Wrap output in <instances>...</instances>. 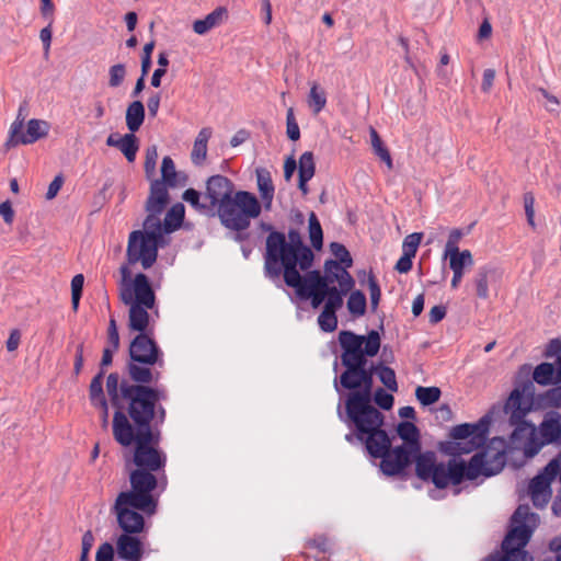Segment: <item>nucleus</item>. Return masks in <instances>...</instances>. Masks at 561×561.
I'll list each match as a JSON object with an SVG mask.
<instances>
[{
    "mask_svg": "<svg viewBox=\"0 0 561 561\" xmlns=\"http://www.w3.org/2000/svg\"><path fill=\"white\" fill-rule=\"evenodd\" d=\"M377 426L375 431L365 434L348 433L345 439L353 444L358 440L364 444L366 451L373 458H379V468L387 477L401 476L412 461L415 463V474L424 482H432L437 489H446L449 484L459 485L465 480L473 481L480 476L485 478L497 474L503 468L500 454L494 460L488 459L485 450L474 454L469 462L462 459H449L447 462H437L434 451H421V434L417 426L409 421H402L397 426L399 437L404 442L400 446L391 447L388 433Z\"/></svg>",
    "mask_w": 561,
    "mask_h": 561,
    "instance_id": "obj_1",
    "label": "nucleus"
},
{
    "mask_svg": "<svg viewBox=\"0 0 561 561\" xmlns=\"http://www.w3.org/2000/svg\"><path fill=\"white\" fill-rule=\"evenodd\" d=\"M375 365L367 367V360L353 365L334 379V389L337 393L343 390L350 392L345 399V415L337 405L339 417L351 430L350 433L365 434L383 425L385 415L375 408L373 402Z\"/></svg>",
    "mask_w": 561,
    "mask_h": 561,
    "instance_id": "obj_2",
    "label": "nucleus"
},
{
    "mask_svg": "<svg viewBox=\"0 0 561 561\" xmlns=\"http://www.w3.org/2000/svg\"><path fill=\"white\" fill-rule=\"evenodd\" d=\"M112 430L114 439L121 446H135L131 458L135 469L129 472L130 488L153 493L160 483L156 473L163 472L167 465V455L159 448L160 432L131 433L129 421L122 411H115Z\"/></svg>",
    "mask_w": 561,
    "mask_h": 561,
    "instance_id": "obj_3",
    "label": "nucleus"
},
{
    "mask_svg": "<svg viewBox=\"0 0 561 561\" xmlns=\"http://www.w3.org/2000/svg\"><path fill=\"white\" fill-rule=\"evenodd\" d=\"M204 195L209 201L214 216L217 214L221 225L229 230H247L251 219L257 218L262 210L253 193H234L232 181L221 174L208 178Z\"/></svg>",
    "mask_w": 561,
    "mask_h": 561,
    "instance_id": "obj_4",
    "label": "nucleus"
},
{
    "mask_svg": "<svg viewBox=\"0 0 561 561\" xmlns=\"http://www.w3.org/2000/svg\"><path fill=\"white\" fill-rule=\"evenodd\" d=\"M152 382H134L121 379L117 373H111L106 379V391L116 411H122L129 421L131 433L160 432L153 428L156 409L152 405L154 392Z\"/></svg>",
    "mask_w": 561,
    "mask_h": 561,
    "instance_id": "obj_5",
    "label": "nucleus"
},
{
    "mask_svg": "<svg viewBox=\"0 0 561 561\" xmlns=\"http://www.w3.org/2000/svg\"><path fill=\"white\" fill-rule=\"evenodd\" d=\"M288 239L283 232L272 231L265 243L264 275L280 287V276L284 270L287 274L296 276V267L307 272L312 266L314 254L304 244L298 230L290 229Z\"/></svg>",
    "mask_w": 561,
    "mask_h": 561,
    "instance_id": "obj_6",
    "label": "nucleus"
},
{
    "mask_svg": "<svg viewBox=\"0 0 561 561\" xmlns=\"http://www.w3.org/2000/svg\"><path fill=\"white\" fill-rule=\"evenodd\" d=\"M514 527L504 537L502 554H489L483 561H534L533 556L525 550L539 522L536 513L528 505H519L511 518Z\"/></svg>",
    "mask_w": 561,
    "mask_h": 561,
    "instance_id": "obj_7",
    "label": "nucleus"
},
{
    "mask_svg": "<svg viewBox=\"0 0 561 561\" xmlns=\"http://www.w3.org/2000/svg\"><path fill=\"white\" fill-rule=\"evenodd\" d=\"M129 359L125 373L134 382H158L161 373L156 368L164 366L163 352L148 334H137L129 344Z\"/></svg>",
    "mask_w": 561,
    "mask_h": 561,
    "instance_id": "obj_8",
    "label": "nucleus"
},
{
    "mask_svg": "<svg viewBox=\"0 0 561 561\" xmlns=\"http://www.w3.org/2000/svg\"><path fill=\"white\" fill-rule=\"evenodd\" d=\"M158 496L131 489L121 492L113 506L117 524L123 534H140L145 528L144 514L151 516L158 508Z\"/></svg>",
    "mask_w": 561,
    "mask_h": 561,
    "instance_id": "obj_9",
    "label": "nucleus"
},
{
    "mask_svg": "<svg viewBox=\"0 0 561 561\" xmlns=\"http://www.w3.org/2000/svg\"><path fill=\"white\" fill-rule=\"evenodd\" d=\"M159 214L148 213L142 230L129 233L126 256L129 264L141 263L145 270L150 268L157 261L159 248L164 245L165 233Z\"/></svg>",
    "mask_w": 561,
    "mask_h": 561,
    "instance_id": "obj_10",
    "label": "nucleus"
},
{
    "mask_svg": "<svg viewBox=\"0 0 561 561\" xmlns=\"http://www.w3.org/2000/svg\"><path fill=\"white\" fill-rule=\"evenodd\" d=\"M530 371L531 366L528 364L519 367L518 377H524L525 380L516 385L504 407L505 412L510 413L511 425L515 426L511 434L513 442L522 439L531 427V424L525 420L531 410V402L535 396V386L529 379Z\"/></svg>",
    "mask_w": 561,
    "mask_h": 561,
    "instance_id": "obj_11",
    "label": "nucleus"
},
{
    "mask_svg": "<svg viewBox=\"0 0 561 561\" xmlns=\"http://www.w3.org/2000/svg\"><path fill=\"white\" fill-rule=\"evenodd\" d=\"M491 425V416L483 415L476 423H462L451 427L449 432L450 440L440 442L438 449L451 459L456 457L470 454L473 450L482 447L488 440V435Z\"/></svg>",
    "mask_w": 561,
    "mask_h": 561,
    "instance_id": "obj_12",
    "label": "nucleus"
},
{
    "mask_svg": "<svg viewBox=\"0 0 561 561\" xmlns=\"http://www.w3.org/2000/svg\"><path fill=\"white\" fill-rule=\"evenodd\" d=\"M339 343L343 350L341 363L345 368L367 360V357L377 355L380 348V335L371 330L366 336L352 331H341Z\"/></svg>",
    "mask_w": 561,
    "mask_h": 561,
    "instance_id": "obj_13",
    "label": "nucleus"
},
{
    "mask_svg": "<svg viewBox=\"0 0 561 561\" xmlns=\"http://www.w3.org/2000/svg\"><path fill=\"white\" fill-rule=\"evenodd\" d=\"M49 127V123L46 121L32 118L27 122L25 131H23L24 127H22L21 121L13 122L4 146L10 149L20 145L34 144L48 135Z\"/></svg>",
    "mask_w": 561,
    "mask_h": 561,
    "instance_id": "obj_14",
    "label": "nucleus"
},
{
    "mask_svg": "<svg viewBox=\"0 0 561 561\" xmlns=\"http://www.w3.org/2000/svg\"><path fill=\"white\" fill-rule=\"evenodd\" d=\"M299 267H296V276H290V274H287V270H284L282 275L284 276V282L288 287L294 288L295 290H298V288L304 287L305 289H329L332 286L328 285V277H325V274L321 273L318 270L309 271L307 270V274L302 276L298 270Z\"/></svg>",
    "mask_w": 561,
    "mask_h": 561,
    "instance_id": "obj_15",
    "label": "nucleus"
},
{
    "mask_svg": "<svg viewBox=\"0 0 561 561\" xmlns=\"http://www.w3.org/2000/svg\"><path fill=\"white\" fill-rule=\"evenodd\" d=\"M348 267L340 264L337 261L329 259L324 262L323 272L325 277H328V285L332 286L333 283H337V293L341 297L344 298L353 287L355 286V280L353 276L347 271Z\"/></svg>",
    "mask_w": 561,
    "mask_h": 561,
    "instance_id": "obj_16",
    "label": "nucleus"
},
{
    "mask_svg": "<svg viewBox=\"0 0 561 561\" xmlns=\"http://www.w3.org/2000/svg\"><path fill=\"white\" fill-rule=\"evenodd\" d=\"M138 534H122L116 540V553L123 561H141L144 559V542Z\"/></svg>",
    "mask_w": 561,
    "mask_h": 561,
    "instance_id": "obj_17",
    "label": "nucleus"
},
{
    "mask_svg": "<svg viewBox=\"0 0 561 561\" xmlns=\"http://www.w3.org/2000/svg\"><path fill=\"white\" fill-rule=\"evenodd\" d=\"M534 382L539 386L561 383V355L557 356L556 366L552 363L543 362L537 365L533 371Z\"/></svg>",
    "mask_w": 561,
    "mask_h": 561,
    "instance_id": "obj_18",
    "label": "nucleus"
},
{
    "mask_svg": "<svg viewBox=\"0 0 561 561\" xmlns=\"http://www.w3.org/2000/svg\"><path fill=\"white\" fill-rule=\"evenodd\" d=\"M343 302V298L335 295V291H333L330 299H327L323 310L318 317V323L322 331L333 332L337 328L336 312L342 308Z\"/></svg>",
    "mask_w": 561,
    "mask_h": 561,
    "instance_id": "obj_19",
    "label": "nucleus"
},
{
    "mask_svg": "<svg viewBox=\"0 0 561 561\" xmlns=\"http://www.w3.org/2000/svg\"><path fill=\"white\" fill-rule=\"evenodd\" d=\"M106 145L108 147L117 148L125 156L128 162L135 161L136 154L139 150L138 138L131 131L124 136L111 134L106 138Z\"/></svg>",
    "mask_w": 561,
    "mask_h": 561,
    "instance_id": "obj_20",
    "label": "nucleus"
},
{
    "mask_svg": "<svg viewBox=\"0 0 561 561\" xmlns=\"http://www.w3.org/2000/svg\"><path fill=\"white\" fill-rule=\"evenodd\" d=\"M559 459H551L543 471L534 477L529 483V492L533 493H552L550 484L559 473Z\"/></svg>",
    "mask_w": 561,
    "mask_h": 561,
    "instance_id": "obj_21",
    "label": "nucleus"
},
{
    "mask_svg": "<svg viewBox=\"0 0 561 561\" xmlns=\"http://www.w3.org/2000/svg\"><path fill=\"white\" fill-rule=\"evenodd\" d=\"M540 438L545 443L554 444L561 440V414L557 411H549L545 414L539 424Z\"/></svg>",
    "mask_w": 561,
    "mask_h": 561,
    "instance_id": "obj_22",
    "label": "nucleus"
},
{
    "mask_svg": "<svg viewBox=\"0 0 561 561\" xmlns=\"http://www.w3.org/2000/svg\"><path fill=\"white\" fill-rule=\"evenodd\" d=\"M134 295L135 302L131 305H138L147 308H153L156 304V295L149 283L148 277L138 273L134 279Z\"/></svg>",
    "mask_w": 561,
    "mask_h": 561,
    "instance_id": "obj_23",
    "label": "nucleus"
},
{
    "mask_svg": "<svg viewBox=\"0 0 561 561\" xmlns=\"http://www.w3.org/2000/svg\"><path fill=\"white\" fill-rule=\"evenodd\" d=\"M255 175L262 205L266 211H271L275 194L271 172L265 168H259L255 170Z\"/></svg>",
    "mask_w": 561,
    "mask_h": 561,
    "instance_id": "obj_24",
    "label": "nucleus"
},
{
    "mask_svg": "<svg viewBox=\"0 0 561 561\" xmlns=\"http://www.w3.org/2000/svg\"><path fill=\"white\" fill-rule=\"evenodd\" d=\"M449 267L454 273L451 278V287L457 288L463 277L465 268L473 265V257L469 250H463L462 254L450 255Z\"/></svg>",
    "mask_w": 561,
    "mask_h": 561,
    "instance_id": "obj_25",
    "label": "nucleus"
},
{
    "mask_svg": "<svg viewBox=\"0 0 561 561\" xmlns=\"http://www.w3.org/2000/svg\"><path fill=\"white\" fill-rule=\"evenodd\" d=\"M213 135L210 127H203L194 141L193 149L191 152V159L193 164L202 165L207 157V144Z\"/></svg>",
    "mask_w": 561,
    "mask_h": 561,
    "instance_id": "obj_26",
    "label": "nucleus"
},
{
    "mask_svg": "<svg viewBox=\"0 0 561 561\" xmlns=\"http://www.w3.org/2000/svg\"><path fill=\"white\" fill-rule=\"evenodd\" d=\"M227 15V9L218 7L204 19L196 20L193 23V31L198 35H205L211 28L221 24L224 16Z\"/></svg>",
    "mask_w": 561,
    "mask_h": 561,
    "instance_id": "obj_27",
    "label": "nucleus"
},
{
    "mask_svg": "<svg viewBox=\"0 0 561 561\" xmlns=\"http://www.w3.org/2000/svg\"><path fill=\"white\" fill-rule=\"evenodd\" d=\"M296 295L301 300H311V306L313 309L319 308L323 302L325 304L327 299L331 298V295L333 291H335V295H337L340 298L341 295L337 293V287L332 286L329 289H305L304 287L298 288V290H295Z\"/></svg>",
    "mask_w": 561,
    "mask_h": 561,
    "instance_id": "obj_28",
    "label": "nucleus"
},
{
    "mask_svg": "<svg viewBox=\"0 0 561 561\" xmlns=\"http://www.w3.org/2000/svg\"><path fill=\"white\" fill-rule=\"evenodd\" d=\"M147 307L131 305L128 314V327L133 331L139 332L138 334L146 333L149 324V313Z\"/></svg>",
    "mask_w": 561,
    "mask_h": 561,
    "instance_id": "obj_29",
    "label": "nucleus"
},
{
    "mask_svg": "<svg viewBox=\"0 0 561 561\" xmlns=\"http://www.w3.org/2000/svg\"><path fill=\"white\" fill-rule=\"evenodd\" d=\"M145 121V106L142 102L136 100L131 102L126 110V125L129 131L136 133Z\"/></svg>",
    "mask_w": 561,
    "mask_h": 561,
    "instance_id": "obj_30",
    "label": "nucleus"
},
{
    "mask_svg": "<svg viewBox=\"0 0 561 561\" xmlns=\"http://www.w3.org/2000/svg\"><path fill=\"white\" fill-rule=\"evenodd\" d=\"M184 219V205L181 203L174 204L165 214L163 220V230L165 233L175 231L182 225Z\"/></svg>",
    "mask_w": 561,
    "mask_h": 561,
    "instance_id": "obj_31",
    "label": "nucleus"
},
{
    "mask_svg": "<svg viewBox=\"0 0 561 561\" xmlns=\"http://www.w3.org/2000/svg\"><path fill=\"white\" fill-rule=\"evenodd\" d=\"M201 192L196 191L195 188H187L184 191L182 198L184 202L190 204V206L195 209L197 213L206 215V216H214L213 210L208 203H202L201 202Z\"/></svg>",
    "mask_w": 561,
    "mask_h": 561,
    "instance_id": "obj_32",
    "label": "nucleus"
},
{
    "mask_svg": "<svg viewBox=\"0 0 561 561\" xmlns=\"http://www.w3.org/2000/svg\"><path fill=\"white\" fill-rule=\"evenodd\" d=\"M493 273V268L490 265H484L478 268L474 276V285L477 296L481 299L489 298V277Z\"/></svg>",
    "mask_w": 561,
    "mask_h": 561,
    "instance_id": "obj_33",
    "label": "nucleus"
},
{
    "mask_svg": "<svg viewBox=\"0 0 561 561\" xmlns=\"http://www.w3.org/2000/svg\"><path fill=\"white\" fill-rule=\"evenodd\" d=\"M179 173L175 170V164L171 157L165 156L162 159L161 164V180L169 187H176L179 185L178 182Z\"/></svg>",
    "mask_w": 561,
    "mask_h": 561,
    "instance_id": "obj_34",
    "label": "nucleus"
},
{
    "mask_svg": "<svg viewBox=\"0 0 561 561\" xmlns=\"http://www.w3.org/2000/svg\"><path fill=\"white\" fill-rule=\"evenodd\" d=\"M308 221H309L308 229H309L310 242L316 250H320L323 245V231H322L321 224H320L317 215L313 211H311L309 214Z\"/></svg>",
    "mask_w": 561,
    "mask_h": 561,
    "instance_id": "obj_35",
    "label": "nucleus"
},
{
    "mask_svg": "<svg viewBox=\"0 0 561 561\" xmlns=\"http://www.w3.org/2000/svg\"><path fill=\"white\" fill-rule=\"evenodd\" d=\"M375 369H376V375L378 376L380 381L383 383V386L388 390L393 391V392L398 391V382L396 379V373L391 367L386 366L380 363L378 365H375Z\"/></svg>",
    "mask_w": 561,
    "mask_h": 561,
    "instance_id": "obj_36",
    "label": "nucleus"
},
{
    "mask_svg": "<svg viewBox=\"0 0 561 561\" xmlns=\"http://www.w3.org/2000/svg\"><path fill=\"white\" fill-rule=\"evenodd\" d=\"M347 309L355 317L364 316L366 312V296L360 290L351 293L347 299Z\"/></svg>",
    "mask_w": 561,
    "mask_h": 561,
    "instance_id": "obj_37",
    "label": "nucleus"
},
{
    "mask_svg": "<svg viewBox=\"0 0 561 561\" xmlns=\"http://www.w3.org/2000/svg\"><path fill=\"white\" fill-rule=\"evenodd\" d=\"M105 370L100 369V371L92 378L90 387H89V397L91 404L99 403L102 400H106L103 391V378Z\"/></svg>",
    "mask_w": 561,
    "mask_h": 561,
    "instance_id": "obj_38",
    "label": "nucleus"
},
{
    "mask_svg": "<svg viewBox=\"0 0 561 561\" xmlns=\"http://www.w3.org/2000/svg\"><path fill=\"white\" fill-rule=\"evenodd\" d=\"M416 399L422 405H431L437 402L442 396L438 387H422L419 386L415 390Z\"/></svg>",
    "mask_w": 561,
    "mask_h": 561,
    "instance_id": "obj_39",
    "label": "nucleus"
},
{
    "mask_svg": "<svg viewBox=\"0 0 561 561\" xmlns=\"http://www.w3.org/2000/svg\"><path fill=\"white\" fill-rule=\"evenodd\" d=\"M553 386L539 396L540 403L545 408L558 409L561 407V383Z\"/></svg>",
    "mask_w": 561,
    "mask_h": 561,
    "instance_id": "obj_40",
    "label": "nucleus"
},
{
    "mask_svg": "<svg viewBox=\"0 0 561 561\" xmlns=\"http://www.w3.org/2000/svg\"><path fill=\"white\" fill-rule=\"evenodd\" d=\"M316 172V163L311 151L304 152L298 162V176L312 179Z\"/></svg>",
    "mask_w": 561,
    "mask_h": 561,
    "instance_id": "obj_41",
    "label": "nucleus"
},
{
    "mask_svg": "<svg viewBox=\"0 0 561 561\" xmlns=\"http://www.w3.org/2000/svg\"><path fill=\"white\" fill-rule=\"evenodd\" d=\"M370 137H371V145L374 148L375 153L387 163L388 168H392V159L390 156L389 150L383 146L378 133L371 128L370 130Z\"/></svg>",
    "mask_w": 561,
    "mask_h": 561,
    "instance_id": "obj_42",
    "label": "nucleus"
},
{
    "mask_svg": "<svg viewBox=\"0 0 561 561\" xmlns=\"http://www.w3.org/2000/svg\"><path fill=\"white\" fill-rule=\"evenodd\" d=\"M327 104V98L323 90H320L317 84H313L309 93V105L312 107L314 114L320 113Z\"/></svg>",
    "mask_w": 561,
    "mask_h": 561,
    "instance_id": "obj_43",
    "label": "nucleus"
},
{
    "mask_svg": "<svg viewBox=\"0 0 561 561\" xmlns=\"http://www.w3.org/2000/svg\"><path fill=\"white\" fill-rule=\"evenodd\" d=\"M330 251L336 257L335 261L342 265H345L346 267H352L353 259L344 244L339 242H331Z\"/></svg>",
    "mask_w": 561,
    "mask_h": 561,
    "instance_id": "obj_44",
    "label": "nucleus"
},
{
    "mask_svg": "<svg viewBox=\"0 0 561 561\" xmlns=\"http://www.w3.org/2000/svg\"><path fill=\"white\" fill-rule=\"evenodd\" d=\"M462 236L463 233L460 229H454L450 231L445 247V257L450 255L462 254V251H460L458 247V243L461 240Z\"/></svg>",
    "mask_w": 561,
    "mask_h": 561,
    "instance_id": "obj_45",
    "label": "nucleus"
},
{
    "mask_svg": "<svg viewBox=\"0 0 561 561\" xmlns=\"http://www.w3.org/2000/svg\"><path fill=\"white\" fill-rule=\"evenodd\" d=\"M84 284V277L82 274H77L71 279V306L73 311H77L79 308V302L82 296Z\"/></svg>",
    "mask_w": 561,
    "mask_h": 561,
    "instance_id": "obj_46",
    "label": "nucleus"
},
{
    "mask_svg": "<svg viewBox=\"0 0 561 561\" xmlns=\"http://www.w3.org/2000/svg\"><path fill=\"white\" fill-rule=\"evenodd\" d=\"M158 160V148L156 145L149 146L146 149L144 169L146 176L150 179L156 172V165Z\"/></svg>",
    "mask_w": 561,
    "mask_h": 561,
    "instance_id": "obj_47",
    "label": "nucleus"
},
{
    "mask_svg": "<svg viewBox=\"0 0 561 561\" xmlns=\"http://www.w3.org/2000/svg\"><path fill=\"white\" fill-rule=\"evenodd\" d=\"M423 233L422 232H413L408 234L402 243L403 254H409L411 256H415L417 248L422 241Z\"/></svg>",
    "mask_w": 561,
    "mask_h": 561,
    "instance_id": "obj_48",
    "label": "nucleus"
},
{
    "mask_svg": "<svg viewBox=\"0 0 561 561\" xmlns=\"http://www.w3.org/2000/svg\"><path fill=\"white\" fill-rule=\"evenodd\" d=\"M373 401L382 410H390L393 405L394 398L383 388H377L373 392Z\"/></svg>",
    "mask_w": 561,
    "mask_h": 561,
    "instance_id": "obj_49",
    "label": "nucleus"
},
{
    "mask_svg": "<svg viewBox=\"0 0 561 561\" xmlns=\"http://www.w3.org/2000/svg\"><path fill=\"white\" fill-rule=\"evenodd\" d=\"M367 285L370 294V305L373 311H375L378 308L380 297H381V289L380 286L373 273H369L367 278Z\"/></svg>",
    "mask_w": 561,
    "mask_h": 561,
    "instance_id": "obj_50",
    "label": "nucleus"
},
{
    "mask_svg": "<svg viewBox=\"0 0 561 561\" xmlns=\"http://www.w3.org/2000/svg\"><path fill=\"white\" fill-rule=\"evenodd\" d=\"M528 432L530 434V437L527 440L526 446H525V455L527 457H534L541 450V448L545 445H548V444L545 443V440L542 438L539 440L537 437H535V434H534L535 428L533 426L528 430Z\"/></svg>",
    "mask_w": 561,
    "mask_h": 561,
    "instance_id": "obj_51",
    "label": "nucleus"
},
{
    "mask_svg": "<svg viewBox=\"0 0 561 561\" xmlns=\"http://www.w3.org/2000/svg\"><path fill=\"white\" fill-rule=\"evenodd\" d=\"M286 134L287 137L293 141H296L300 138V129L291 107L288 108L286 114Z\"/></svg>",
    "mask_w": 561,
    "mask_h": 561,
    "instance_id": "obj_52",
    "label": "nucleus"
},
{
    "mask_svg": "<svg viewBox=\"0 0 561 561\" xmlns=\"http://www.w3.org/2000/svg\"><path fill=\"white\" fill-rule=\"evenodd\" d=\"M110 80L108 85L112 88L119 87L126 77V67L123 64H116L108 70Z\"/></svg>",
    "mask_w": 561,
    "mask_h": 561,
    "instance_id": "obj_53",
    "label": "nucleus"
},
{
    "mask_svg": "<svg viewBox=\"0 0 561 561\" xmlns=\"http://www.w3.org/2000/svg\"><path fill=\"white\" fill-rule=\"evenodd\" d=\"M108 348L118 350L119 347V334L115 318L111 317L107 328V346Z\"/></svg>",
    "mask_w": 561,
    "mask_h": 561,
    "instance_id": "obj_54",
    "label": "nucleus"
},
{
    "mask_svg": "<svg viewBox=\"0 0 561 561\" xmlns=\"http://www.w3.org/2000/svg\"><path fill=\"white\" fill-rule=\"evenodd\" d=\"M523 199H524V207H525L527 222L530 227L535 228L536 224H535V209H534V205H535L534 194L531 192H526L523 196Z\"/></svg>",
    "mask_w": 561,
    "mask_h": 561,
    "instance_id": "obj_55",
    "label": "nucleus"
},
{
    "mask_svg": "<svg viewBox=\"0 0 561 561\" xmlns=\"http://www.w3.org/2000/svg\"><path fill=\"white\" fill-rule=\"evenodd\" d=\"M168 184L160 180H153L150 184V194L148 197L161 198L169 201Z\"/></svg>",
    "mask_w": 561,
    "mask_h": 561,
    "instance_id": "obj_56",
    "label": "nucleus"
},
{
    "mask_svg": "<svg viewBox=\"0 0 561 561\" xmlns=\"http://www.w3.org/2000/svg\"><path fill=\"white\" fill-rule=\"evenodd\" d=\"M95 561H114V548L110 542H103L98 548Z\"/></svg>",
    "mask_w": 561,
    "mask_h": 561,
    "instance_id": "obj_57",
    "label": "nucleus"
},
{
    "mask_svg": "<svg viewBox=\"0 0 561 561\" xmlns=\"http://www.w3.org/2000/svg\"><path fill=\"white\" fill-rule=\"evenodd\" d=\"M168 203V199L148 197L146 202V210L151 214L161 215Z\"/></svg>",
    "mask_w": 561,
    "mask_h": 561,
    "instance_id": "obj_58",
    "label": "nucleus"
},
{
    "mask_svg": "<svg viewBox=\"0 0 561 561\" xmlns=\"http://www.w3.org/2000/svg\"><path fill=\"white\" fill-rule=\"evenodd\" d=\"M95 538L91 530H87L82 536L80 558L89 559V553L94 545Z\"/></svg>",
    "mask_w": 561,
    "mask_h": 561,
    "instance_id": "obj_59",
    "label": "nucleus"
},
{
    "mask_svg": "<svg viewBox=\"0 0 561 561\" xmlns=\"http://www.w3.org/2000/svg\"><path fill=\"white\" fill-rule=\"evenodd\" d=\"M306 546L308 548L317 549L319 552H327L328 538L324 535H319L314 538L308 539Z\"/></svg>",
    "mask_w": 561,
    "mask_h": 561,
    "instance_id": "obj_60",
    "label": "nucleus"
},
{
    "mask_svg": "<svg viewBox=\"0 0 561 561\" xmlns=\"http://www.w3.org/2000/svg\"><path fill=\"white\" fill-rule=\"evenodd\" d=\"M412 260L413 256L402 253L401 257L396 263L394 270L402 274L410 272L413 266Z\"/></svg>",
    "mask_w": 561,
    "mask_h": 561,
    "instance_id": "obj_61",
    "label": "nucleus"
},
{
    "mask_svg": "<svg viewBox=\"0 0 561 561\" xmlns=\"http://www.w3.org/2000/svg\"><path fill=\"white\" fill-rule=\"evenodd\" d=\"M51 24L53 22L49 21L48 25L41 30L39 32V38L44 45V54L45 56H48L49 49H50V43H51Z\"/></svg>",
    "mask_w": 561,
    "mask_h": 561,
    "instance_id": "obj_62",
    "label": "nucleus"
},
{
    "mask_svg": "<svg viewBox=\"0 0 561 561\" xmlns=\"http://www.w3.org/2000/svg\"><path fill=\"white\" fill-rule=\"evenodd\" d=\"M64 183V178L61 174H58L54 178V180L48 185V190L46 192V198L53 199L58 194Z\"/></svg>",
    "mask_w": 561,
    "mask_h": 561,
    "instance_id": "obj_63",
    "label": "nucleus"
},
{
    "mask_svg": "<svg viewBox=\"0 0 561 561\" xmlns=\"http://www.w3.org/2000/svg\"><path fill=\"white\" fill-rule=\"evenodd\" d=\"M446 316V307L443 305L434 306L428 314V321L432 324L440 322Z\"/></svg>",
    "mask_w": 561,
    "mask_h": 561,
    "instance_id": "obj_64",
    "label": "nucleus"
}]
</instances>
